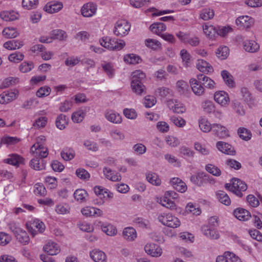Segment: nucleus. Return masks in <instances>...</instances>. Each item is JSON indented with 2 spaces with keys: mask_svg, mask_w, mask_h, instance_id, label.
<instances>
[{
  "mask_svg": "<svg viewBox=\"0 0 262 262\" xmlns=\"http://www.w3.org/2000/svg\"><path fill=\"white\" fill-rule=\"evenodd\" d=\"M231 182L232 184H226L225 188L237 196L242 197V192L245 191L247 189V184L244 182L236 178L232 179Z\"/></svg>",
  "mask_w": 262,
  "mask_h": 262,
  "instance_id": "1",
  "label": "nucleus"
},
{
  "mask_svg": "<svg viewBox=\"0 0 262 262\" xmlns=\"http://www.w3.org/2000/svg\"><path fill=\"white\" fill-rule=\"evenodd\" d=\"M158 219L163 225L170 228H177L181 224L178 218L170 213H162L158 216Z\"/></svg>",
  "mask_w": 262,
  "mask_h": 262,
  "instance_id": "2",
  "label": "nucleus"
},
{
  "mask_svg": "<svg viewBox=\"0 0 262 262\" xmlns=\"http://www.w3.org/2000/svg\"><path fill=\"white\" fill-rule=\"evenodd\" d=\"M29 231L33 236L38 233H42L46 229L45 224L39 220L35 219L28 222L26 224Z\"/></svg>",
  "mask_w": 262,
  "mask_h": 262,
  "instance_id": "3",
  "label": "nucleus"
},
{
  "mask_svg": "<svg viewBox=\"0 0 262 262\" xmlns=\"http://www.w3.org/2000/svg\"><path fill=\"white\" fill-rule=\"evenodd\" d=\"M130 25L125 20L118 21L114 28V33L117 36H123L127 35L130 30Z\"/></svg>",
  "mask_w": 262,
  "mask_h": 262,
  "instance_id": "4",
  "label": "nucleus"
},
{
  "mask_svg": "<svg viewBox=\"0 0 262 262\" xmlns=\"http://www.w3.org/2000/svg\"><path fill=\"white\" fill-rule=\"evenodd\" d=\"M31 152L34 157L38 158L41 159L46 158L49 155L48 148L38 142L32 146Z\"/></svg>",
  "mask_w": 262,
  "mask_h": 262,
  "instance_id": "5",
  "label": "nucleus"
},
{
  "mask_svg": "<svg viewBox=\"0 0 262 262\" xmlns=\"http://www.w3.org/2000/svg\"><path fill=\"white\" fill-rule=\"evenodd\" d=\"M4 163L18 167L20 165L25 164V159L16 154L8 155V158L3 160Z\"/></svg>",
  "mask_w": 262,
  "mask_h": 262,
  "instance_id": "6",
  "label": "nucleus"
},
{
  "mask_svg": "<svg viewBox=\"0 0 262 262\" xmlns=\"http://www.w3.org/2000/svg\"><path fill=\"white\" fill-rule=\"evenodd\" d=\"M167 105L170 110L175 113H183L186 111L184 104L176 99H169L167 100Z\"/></svg>",
  "mask_w": 262,
  "mask_h": 262,
  "instance_id": "7",
  "label": "nucleus"
},
{
  "mask_svg": "<svg viewBox=\"0 0 262 262\" xmlns=\"http://www.w3.org/2000/svg\"><path fill=\"white\" fill-rule=\"evenodd\" d=\"M146 253L153 257H159L162 253V250L160 247L154 243H148L144 247Z\"/></svg>",
  "mask_w": 262,
  "mask_h": 262,
  "instance_id": "8",
  "label": "nucleus"
},
{
  "mask_svg": "<svg viewBox=\"0 0 262 262\" xmlns=\"http://www.w3.org/2000/svg\"><path fill=\"white\" fill-rule=\"evenodd\" d=\"M82 214L86 216L99 217L103 215V212L100 209L87 206L81 210Z\"/></svg>",
  "mask_w": 262,
  "mask_h": 262,
  "instance_id": "9",
  "label": "nucleus"
},
{
  "mask_svg": "<svg viewBox=\"0 0 262 262\" xmlns=\"http://www.w3.org/2000/svg\"><path fill=\"white\" fill-rule=\"evenodd\" d=\"M190 84L193 92L198 96H201L205 93V88L200 83L199 79L192 78L190 80Z\"/></svg>",
  "mask_w": 262,
  "mask_h": 262,
  "instance_id": "10",
  "label": "nucleus"
},
{
  "mask_svg": "<svg viewBox=\"0 0 262 262\" xmlns=\"http://www.w3.org/2000/svg\"><path fill=\"white\" fill-rule=\"evenodd\" d=\"M201 230L204 235L211 239H217L220 237V234L217 230L211 228L208 225H203Z\"/></svg>",
  "mask_w": 262,
  "mask_h": 262,
  "instance_id": "11",
  "label": "nucleus"
},
{
  "mask_svg": "<svg viewBox=\"0 0 262 262\" xmlns=\"http://www.w3.org/2000/svg\"><path fill=\"white\" fill-rule=\"evenodd\" d=\"M216 147L220 151L227 155H234L236 152L232 145L223 141L217 142Z\"/></svg>",
  "mask_w": 262,
  "mask_h": 262,
  "instance_id": "12",
  "label": "nucleus"
},
{
  "mask_svg": "<svg viewBox=\"0 0 262 262\" xmlns=\"http://www.w3.org/2000/svg\"><path fill=\"white\" fill-rule=\"evenodd\" d=\"M91 258L95 262H106V256L102 251L95 249L90 253Z\"/></svg>",
  "mask_w": 262,
  "mask_h": 262,
  "instance_id": "13",
  "label": "nucleus"
},
{
  "mask_svg": "<svg viewBox=\"0 0 262 262\" xmlns=\"http://www.w3.org/2000/svg\"><path fill=\"white\" fill-rule=\"evenodd\" d=\"M96 7L94 4L89 3L82 6L81 12L84 17H91L96 13Z\"/></svg>",
  "mask_w": 262,
  "mask_h": 262,
  "instance_id": "14",
  "label": "nucleus"
},
{
  "mask_svg": "<svg viewBox=\"0 0 262 262\" xmlns=\"http://www.w3.org/2000/svg\"><path fill=\"white\" fill-rule=\"evenodd\" d=\"M105 117L108 121L115 124H120L122 122V118L120 114L113 110L106 111L105 113Z\"/></svg>",
  "mask_w": 262,
  "mask_h": 262,
  "instance_id": "15",
  "label": "nucleus"
},
{
  "mask_svg": "<svg viewBox=\"0 0 262 262\" xmlns=\"http://www.w3.org/2000/svg\"><path fill=\"white\" fill-rule=\"evenodd\" d=\"M214 100L222 106L226 105L229 101L227 93L224 91L217 92L214 94Z\"/></svg>",
  "mask_w": 262,
  "mask_h": 262,
  "instance_id": "16",
  "label": "nucleus"
},
{
  "mask_svg": "<svg viewBox=\"0 0 262 262\" xmlns=\"http://www.w3.org/2000/svg\"><path fill=\"white\" fill-rule=\"evenodd\" d=\"M212 132L220 138H225L228 136L227 128L221 124L215 123L212 124Z\"/></svg>",
  "mask_w": 262,
  "mask_h": 262,
  "instance_id": "17",
  "label": "nucleus"
},
{
  "mask_svg": "<svg viewBox=\"0 0 262 262\" xmlns=\"http://www.w3.org/2000/svg\"><path fill=\"white\" fill-rule=\"evenodd\" d=\"M170 183L174 189L180 192H184L187 190L186 184L179 178H172Z\"/></svg>",
  "mask_w": 262,
  "mask_h": 262,
  "instance_id": "18",
  "label": "nucleus"
},
{
  "mask_svg": "<svg viewBox=\"0 0 262 262\" xmlns=\"http://www.w3.org/2000/svg\"><path fill=\"white\" fill-rule=\"evenodd\" d=\"M236 24L239 27L249 28L253 24V19L248 16H241L236 19Z\"/></svg>",
  "mask_w": 262,
  "mask_h": 262,
  "instance_id": "19",
  "label": "nucleus"
},
{
  "mask_svg": "<svg viewBox=\"0 0 262 262\" xmlns=\"http://www.w3.org/2000/svg\"><path fill=\"white\" fill-rule=\"evenodd\" d=\"M207 174L204 172H198L196 174L191 176L190 180L192 183L199 186H201L205 182V180L208 179Z\"/></svg>",
  "mask_w": 262,
  "mask_h": 262,
  "instance_id": "20",
  "label": "nucleus"
},
{
  "mask_svg": "<svg viewBox=\"0 0 262 262\" xmlns=\"http://www.w3.org/2000/svg\"><path fill=\"white\" fill-rule=\"evenodd\" d=\"M63 7L62 3L58 2H51L48 3L44 7V10L49 13H54L60 11Z\"/></svg>",
  "mask_w": 262,
  "mask_h": 262,
  "instance_id": "21",
  "label": "nucleus"
},
{
  "mask_svg": "<svg viewBox=\"0 0 262 262\" xmlns=\"http://www.w3.org/2000/svg\"><path fill=\"white\" fill-rule=\"evenodd\" d=\"M46 162L43 159L34 157L30 161L29 165L35 170H41L46 168Z\"/></svg>",
  "mask_w": 262,
  "mask_h": 262,
  "instance_id": "22",
  "label": "nucleus"
},
{
  "mask_svg": "<svg viewBox=\"0 0 262 262\" xmlns=\"http://www.w3.org/2000/svg\"><path fill=\"white\" fill-rule=\"evenodd\" d=\"M45 252L50 255H54L58 254L60 251L59 246L52 242H48L43 247Z\"/></svg>",
  "mask_w": 262,
  "mask_h": 262,
  "instance_id": "23",
  "label": "nucleus"
},
{
  "mask_svg": "<svg viewBox=\"0 0 262 262\" xmlns=\"http://www.w3.org/2000/svg\"><path fill=\"white\" fill-rule=\"evenodd\" d=\"M197 78L199 79L200 83L208 89H213L215 87V83L209 77L205 76L204 74H199L197 75Z\"/></svg>",
  "mask_w": 262,
  "mask_h": 262,
  "instance_id": "24",
  "label": "nucleus"
},
{
  "mask_svg": "<svg viewBox=\"0 0 262 262\" xmlns=\"http://www.w3.org/2000/svg\"><path fill=\"white\" fill-rule=\"evenodd\" d=\"M16 94L10 91L4 92L0 95V103L6 104L15 100Z\"/></svg>",
  "mask_w": 262,
  "mask_h": 262,
  "instance_id": "25",
  "label": "nucleus"
},
{
  "mask_svg": "<svg viewBox=\"0 0 262 262\" xmlns=\"http://www.w3.org/2000/svg\"><path fill=\"white\" fill-rule=\"evenodd\" d=\"M1 18L6 21L15 20L19 17V14L14 11H4L0 13Z\"/></svg>",
  "mask_w": 262,
  "mask_h": 262,
  "instance_id": "26",
  "label": "nucleus"
},
{
  "mask_svg": "<svg viewBox=\"0 0 262 262\" xmlns=\"http://www.w3.org/2000/svg\"><path fill=\"white\" fill-rule=\"evenodd\" d=\"M103 173L105 177L113 182L120 181L121 180V176L119 173H114L110 168L104 167L103 169Z\"/></svg>",
  "mask_w": 262,
  "mask_h": 262,
  "instance_id": "27",
  "label": "nucleus"
},
{
  "mask_svg": "<svg viewBox=\"0 0 262 262\" xmlns=\"http://www.w3.org/2000/svg\"><path fill=\"white\" fill-rule=\"evenodd\" d=\"M234 215L236 218L240 221H247L251 216L248 211L243 208H237L234 211Z\"/></svg>",
  "mask_w": 262,
  "mask_h": 262,
  "instance_id": "28",
  "label": "nucleus"
},
{
  "mask_svg": "<svg viewBox=\"0 0 262 262\" xmlns=\"http://www.w3.org/2000/svg\"><path fill=\"white\" fill-rule=\"evenodd\" d=\"M244 48L247 52L254 53L259 50V46L254 40H249L244 42Z\"/></svg>",
  "mask_w": 262,
  "mask_h": 262,
  "instance_id": "29",
  "label": "nucleus"
},
{
  "mask_svg": "<svg viewBox=\"0 0 262 262\" xmlns=\"http://www.w3.org/2000/svg\"><path fill=\"white\" fill-rule=\"evenodd\" d=\"M196 67L200 71L204 73H209L213 71L212 67L204 60H198Z\"/></svg>",
  "mask_w": 262,
  "mask_h": 262,
  "instance_id": "30",
  "label": "nucleus"
},
{
  "mask_svg": "<svg viewBox=\"0 0 262 262\" xmlns=\"http://www.w3.org/2000/svg\"><path fill=\"white\" fill-rule=\"evenodd\" d=\"M221 76L225 84L230 88H233L235 82L232 75L227 70H223L221 72Z\"/></svg>",
  "mask_w": 262,
  "mask_h": 262,
  "instance_id": "31",
  "label": "nucleus"
},
{
  "mask_svg": "<svg viewBox=\"0 0 262 262\" xmlns=\"http://www.w3.org/2000/svg\"><path fill=\"white\" fill-rule=\"evenodd\" d=\"M123 236L128 241L135 240L137 237L136 230L132 227L125 228L123 231Z\"/></svg>",
  "mask_w": 262,
  "mask_h": 262,
  "instance_id": "32",
  "label": "nucleus"
},
{
  "mask_svg": "<svg viewBox=\"0 0 262 262\" xmlns=\"http://www.w3.org/2000/svg\"><path fill=\"white\" fill-rule=\"evenodd\" d=\"M149 29L151 32L160 36L161 32L166 30V26L163 23H155L150 26Z\"/></svg>",
  "mask_w": 262,
  "mask_h": 262,
  "instance_id": "33",
  "label": "nucleus"
},
{
  "mask_svg": "<svg viewBox=\"0 0 262 262\" xmlns=\"http://www.w3.org/2000/svg\"><path fill=\"white\" fill-rule=\"evenodd\" d=\"M214 16L213 9L210 8H205L202 9L200 12V18L204 20H208L212 19Z\"/></svg>",
  "mask_w": 262,
  "mask_h": 262,
  "instance_id": "34",
  "label": "nucleus"
},
{
  "mask_svg": "<svg viewBox=\"0 0 262 262\" xmlns=\"http://www.w3.org/2000/svg\"><path fill=\"white\" fill-rule=\"evenodd\" d=\"M68 123V118L63 114L59 115L56 120V125L58 128L62 130L66 127Z\"/></svg>",
  "mask_w": 262,
  "mask_h": 262,
  "instance_id": "35",
  "label": "nucleus"
},
{
  "mask_svg": "<svg viewBox=\"0 0 262 262\" xmlns=\"http://www.w3.org/2000/svg\"><path fill=\"white\" fill-rule=\"evenodd\" d=\"M131 88L133 91L138 95L145 93V87L143 84V82L131 81Z\"/></svg>",
  "mask_w": 262,
  "mask_h": 262,
  "instance_id": "36",
  "label": "nucleus"
},
{
  "mask_svg": "<svg viewBox=\"0 0 262 262\" xmlns=\"http://www.w3.org/2000/svg\"><path fill=\"white\" fill-rule=\"evenodd\" d=\"M176 89L179 94L185 95L188 91L189 85L186 81L180 80L176 83Z\"/></svg>",
  "mask_w": 262,
  "mask_h": 262,
  "instance_id": "37",
  "label": "nucleus"
},
{
  "mask_svg": "<svg viewBox=\"0 0 262 262\" xmlns=\"http://www.w3.org/2000/svg\"><path fill=\"white\" fill-rule=\"evenodd\" d=\"M216 195L219 201L223 204L228 206L231 204L230 198L224 191L219 190L216 192Z\"/></svg>",
  "mask_w": 262,
  "mask_h": 262,
  "instance_id": "38",
  "label": "nucleus"
},
{
  "mask_svg": "<svg viewBox=\"0 0 262 262\" xmlns=\"http://www.w3.org/2000/svg\"><path fill=\"white\" fill-rule=\"evenodd\" d=\"M199 127L203 132L207 133L212 130V125L204 118H201L199 120Z\"/></svg>",
  "mask_w": 262,
  "mask_h": 262,
  "instance_id": "39",
  "label": "nucleus"
},
{
  "mask_svg": "<svg viewBox=\"0 0 262 262\" xmlns=\"http://www.w3.org/2000/svg\"><path fill=\"white\" fill-rule=\"evenodd\" d=\"M111 50H120L125 46V43L122 40H119L118 41L115 38H110Z\"/></svg>",
  "mask_w": 262,
  "mask_h": 262,
  "instance_id": "40",
  "label": "nucleus"
},
{
  "mask_svg": "<svg viewBox=\"0 0 262 262\" xmlns=\"http://www.w3.org/2000/svg\"><path fill=\"white\" fill-rule=\"evenodd\" d=\"M75 199L79 202H84L86 201V197L88 196L87 192L83 189H77L74 193Z\"/></svg>",
  "mask_w": 262,
  "mask_h": 262,
  "instance_id": "41",
  "label": "nucleus"
},
{
  "mask_svg": "<svg viewBox=\"0 0 262 262\" xmlns=\"http://www.w3.org/2000/svg\"><path fill=\"white\" fill-rule=\"evenodd\" d=\"M145 78V74L141 70H136L132 74V81L143 82Z\"/></svg>",
  "mask_w": 262,
  "mask_h": 262,
  "instance_id": "42",
  "label": "nucleus"
},
{
  "mask_svg": "<svg viewBox=\"0 0 262 262\" xmlns=\"http://www.w3.org/2000/svg\"><path fill=\"white\" fill-rule=\"evenodd\" d=\"M50 36L52 41L56 39L62 40L67 38V35L66 33L62 30H54L52 31Z\"/></svg>",
  "mask_w": 262,
  "mask_h": 262,
  "instance_id": "43",
  "label": "nucleus"
},
{
  "mask_svg": "<svg viewBox=\"0 0 262 262\" xmlns=\"http://www.w3.org/2000/svg\"><path fill=\"white\" fill-rule=\"evenodd\" d=\"M3 34L8 38H15L18 35L16 29L13 27L6 28L3 30Z\"/></svg>",
  "mask_w": 262,
  "mask_h": 262,
  "instance_id": "44",
  "label": "nucleus"
},
{
  "mask_svg": "<svg viewBox=\"0 0 262 262\" xmlns=\"http://www.w3.org/2000/svg\"><path fill=\"white\" fill-rule=\"evenodd\" d=\"M232 30V28L229 26L215 27V33L222 37L225 36L227 34L231 32Z\"/></svg>",
  "mask_w": 262,
  "mask_h": 262,
  "instance_id": "45",
  "label": "nucleus"
},
{
  "mask_svg": "<svg viewBox=\"0 0 262 262\" xmlns=\"http://www.w3.org/2000/svg\"><path fill=\"white\" fill-rule=\"evenodd\" d=\"M146 179L148 182L152 185L159 186L161 184V180L155 173L149 172L146 174Z\"/></svg>",
  "mask_w": 262,
  "mask_h": 262,
  "instance_id": "46",
  "label": "nucleus"
},
{
  "mask_svg": "<svg viewBox=\"0 0 262 262\" xmlns=\"http://www.w3.org/2000/svg\"><path fill=\"white\" fill-rule=\"evenodd\" d=\"M15 237L20 243L24 245L28 244L30 241L28 233L23 229H21V231L15 235Z\"/></svg>",
  "mask_w": 262,
  "mask_h": 262,
  "instance_id": "47",
  "label": "nucleus"
},
{
  "mask_svg": "<svg viewBox=\"0 0 262 262\" xmlns=\"http://www.w3.org/2000/svg\"><path fill=\"white\" fill-rule=\"evenodd\" d=\"M180 152L182 157L186 158H192L194 154L192 150L185 146H183L180 147Z\"/></svg>",
  "mask_w": 262,
  "mask_h": 262,
  "instance_id": "48",
  "label": "nucleus"
},
{
  "mask_svg": "<svg viewBox=\"0 0 262 262\" xmlns=\"http://www.w3.org/2000/svg\"><path fill=\"white\" fill-rule=\"evenodd\" d=\"M160 204L163 206L171 210L175 209L176 208V206L174 202L170 200V199L165 196L161 199Z\"/></svg>",
  "mask_w": 262,
  "mask_h": 262,
  "instance_id": "49",
  "label": "nucleus"
},
{
  "mask_svg": "<svg viewBox=\"0 0 262 262\" xmlns=\"http://www.w3.org/2000/svg\"><path fill=\"white\" fill-rule=\"evenodd\" d=\"M101 229L103 232L110 236L116 235L117 233L116 227L111 224L103 225L101 226Z\"/></svg>",
  "mask_w": 262,
  "mask_h": 262,
  "instance_id": "50",
  "label": "nucleus"
},
{
  "mask_svg": "<svg viewBox=\"0 0 262 262\" xmlns=\"http://www.w3.org/2000/svg\"><path fill=\"white\" fill-rule=\"evenodd\" d=\"M20 139L16 137L4 136L2 138V142L4 144L13 145L18 143Z\"/></svg>",
  "mask_w": 262,
  "mask_h": 262,
  "instance_id": "51",
  "label": "nucleus"
},
{
  "mask_svg": "<svg viewBox=\"0 0 262 262\" xmlns=\"http://www.w3.org/2000/svg\"><path fill=\"white\" fill-rule=\"evenodd\" d=\"M140 60L141 58L139 57V56L133 54L126 55L124 57V61L129 64H135L138 63Z\"/></svg>",
  "mask_w": 262,
  "mask_h": 262,
  "instance_id": "52",
  "label": "nucleus"
},
{
  "mask_svg": "<svg viewBox=\"0 0 262 262\" xmlns=\"http://www.w3.org/2000/svg\"><path fill=\"white\" fill-rule=\"evenodd\" d=\"M145 43L147 47L153 50H158L161 47V45L159 41L153 39H146L145 40Z\"/></svg>",
  "mask_w": 262,
  "mask_h": 262,
  "instance_id": "53",
  "label": "nucleus"
},
{
  "mask_svg": "<svg viewBox=\"0 0 262 262\" xmlns=\"http://www.w3.org/2000/svg\"><path fill=\"white\" fill-rule=\"evenodd\" d=\"M206 170L212 175L219 177L221 174V170L217 166L212 164H207L205 167Z\"/></svg>",
  "mask_w": 262,
  "mask_h": 262,
  "instance_id": "54",
  "label": "nucleus"
},
{
  "mask_svg": "<svg viewBox=\"0 0 262 262\" xmlns=\"http://www.w3.org/2000/svg\"><path fill=\"white\" fill-rule=\"evenodd\" d=\"M103 70L110 77H112L115 73V70L111 63L104 62L101 64Z\"/></svg>",
  "mask_w": 262,
  "mask_h": 262,
  "instance_id": "55",
  "label": "nucleus"
},
{
  "mask_svg": "<svg viewBox=\"0 0 262 262\" xmlns=\"http://www.w3.org/2000/svg\"><path fill=\"white\" fill-rule=\"evenodd\" d=\"M202 107L206 113L210 114L215 111V106L212 102L210 101H205L204 102L202 103Z\"/></svg>",
  "mask_w": 262,
  "mask_h": 262,
  "instance_id": "56",
  "label": "nucleus"
},
{
  "mask_svg": "<svg viewBox=\"0 0 262 262\" xmlns=\"http://www.w3.org/2000/svg\"><path fill=\"white\" fill-rule=\"evenodd\" d=\"M51 92V88L48 86H44L40 88L36 92V96L38 97H45L50 95Z\"/></svg>",
  "mask_w": 262,
  "mask_h": 262,
  "instance_id": "57",
  "label": "nucleus"
},
{
  "mask_svg": "<svg viewBox=\"0 0 262 262\" xmlns=\"http://www.w3.org/2000/svg\"><path fill=\"white\" fill-rule=\"evenodd\" d=\"M237 133L240 138L244 140L248 141L251 138V134L250 132L245 128H239Z\"/></svg>",
  "mask_w": 262,
  "mask_h": 262,
  "instance_id": "58",
  "label": "nucleus"
},
{
  "mask_svg": "<svg viewBox=\"0 0 262 262\" xmlns=\"http://www.w3.org/2000/svg\"><path fill=\"white\" fill-rule=\"evenodd\" d=\"M38 4V0H23L22 2L23 7L28 10L35 8Z\"/></svg>",
  "mask_w": 262,
  "mask_h": 262,
  "instance_id": "59",
  "label": "nucleus"
},
{
  "mask_svg": "<svg viewBox=\"0 0 262 262\" xmlns=\"http://www.w3.org/2000/svg\"><path fill=\"white\" fill-rule=\"evenodd\" d=\"M84 116V113L82 111L79 110L73 113L72 120L75 123H79L83 120Z\"/></svg>",
  "mask_w": 262,
  "mask_h": 262,
  "instance_id": "60",
  "label": "nucleus"
},
{
  "mask_svg": "<svg viewBox=\"0 0 262 262\" xmlns=\"http://www.w3.org/2000/svg\"><path fill=\"white\" fill-rule=\"evenodd\" d=\"M24 56L23 53L19 52H17L11 54L9 56L8 59L10 61L18 62L19 61L22 60L24 59Z\"/></svg>",
  "mask_w": 262,
  "mask_h": 262,
  "instance_id": "61",
  "label": "nucleus"
},
{
  "mask_svg": "<svg viewBox=\"0 0 262 262\" xmlns=\"http://www.w3.org/2000/svg\"><path fill=\"white\" fill-rule=\"evenodd\" d=\"M76 174L79 178L84 180H88L90 177V173L83 168L77 169Z\"/></svg>",
  "mask_w": 262,
  "mask_h": 262,
  "instance_id": "62",
  "label": "nucleus"
},
{
  "mask_svg": "<svg viewBox=\"0 0 262 262\" xmlns=\"http://www.w3.org/2000/svg\"><path fill=\"white\" fill-rule=\"evenodd\" d=\"M156 93L162 97L171 96L172 94V91L170 89L165 87L158 88L156 91Z\"/></svg>",
  "mask_w": 262,
  "mask_h": 262,
  "instance_id": "63",
  "label": "nucleus"
},
{
  "mask_svg": "<svg viewBox=\"0 0 262 262\" xmlns=\"http://www.w3.org/2000/svg\"><path fill=\"white\" fill-rule=\"evenodd\" d=\"M216 54L217 57L221 58L222 59H225L228 55L229 49L226 46L220 47L217 49Z\"/></svg>",
  "mask_w": 262,
  "mask_h": 262,
  "instance_id": "64",
  "label": "nucleus"
}]
</instances>
